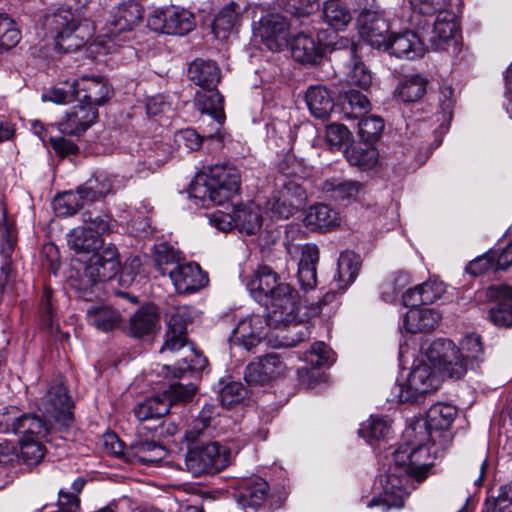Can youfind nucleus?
I'll return each instance as SVG.
<instances>
[{
    "mask_svg": "<svg viewBox=\"0 0 512 512\" xmlns=\"http://www.w3.org/2000/svg\"><path fill=\"white\" fill-rule=\"evenodd\" d=\"M20 459L28 466H36L43 459L46 449L40 440L34 438L20 439Z\"/></svg>",
    "mask_w": 512,
    "mask_h": 512,
    "instance_id": "6e6d98bb",
    "label": "nucleus"
},
{
    "mask_svg": "<svg viewBox=\"0 0 512 512\" xmlns=\"http://www.w3.org/2000/svg\"><path fill=\"white\" fill-rule=\"evenodd\" d=\"M188 77L203 90H212L219 83L221 74L214 61L196 59L188 68Z\"/></svg>",
    "mask_w": 512,
    "mask_h": 512,
    "instance_id": "7c9ffc66",
    "label": "nucleus"
},
{
    "mask_svg": "<svg viewBox=\"0 0 512 512\" xmlns=\"http://www.w3.org/2000/svg\"><path fill=\"white\" fill-rule=\"evenodd\" d=\"M304 225L311 231H330L340 225L338 213L326 204L309 207L304 217Z\"/></svg>",
    "mask_w": 512,
    "mask_h": 512,
    "instance_id": "c756f323",
    "label": "nucleus"
},
{
    "mask_svg": "<svg viewBox=\"0 0 512 512\" xmlns=\"http://www.w3.org/2000/svg\"><path fill=\"white\" fill-rule=\"evenodd\" d=\"M240 186V172L231 166L215 165L204 184L191 186L190 195L198 198L205 205L206 201L221 205L238 193Z\"/></svg>",
    "mask_w": 512,
    "mask_h": 512,
    "instance_id": "20e7f679",
    "label": "nucleus"
},
{
    "mask_svg": "<svg viewBox=\"0 0 512 512\" xmlns=\"http://www.w3.org/2000/svg\"><path fill=\"white\" fill-rule=\"evenodd\" d=\"M192 319L193 310L189 306L171 307L166 313L168 329L160 353L182 355L174 367L163 366L166 377L182 378L187 373L203 370L207 365V359L188 344L186 327Z\"/></svg>",
    "mask_w": 512,
    "mask_h": 512,
    "instance_id": "7ed1b4c3",
    "label": "nucleus"
},
{
    "mask_svg": "<svg viewBox=\"0 0 512 512\" xmlns=\"http://www.w3.org/2000/svg\"><path fill=\"white\" fill-rule=\"evenodd\" d=\"M456 348L476 371L485 361L484 344L482 337L477 333L465 334L456 344Z\"/></svg>",
    "mask_w": 512,
    "mask_h": 512,
    "instance_id": "a19ab883",
    "label": "nucleus"
},
{
    "mask_svg": "<svg viewBox=\"0 0 512 512\" xmlns=\"http://www.w3.org/2000/svg\"><path fill=\"white\" fill-rule=\"evenodd\" d=\"M20 39L21 34L15 22L6 14H0V50H9L15 47Z\"/></svg>",
    "mask_w": 512,
    "mask_h": 512,
    "instance_id": "13d9d810",
    "label": "nucleus"
},
{
    "mask_svg": "<svg viewBox=\"0 0 512 512\" xmlns=\"http://www.w3.org/2000/svg\"><path fill=\"white\" fill-rule=\"evenodd\" d=\"M127 461L154 464L167 455L166 449L155 441L135 440L127 448Z\"/></svg>",
    "mask_w": 512,
    "mask_h": 512,
    "instance_id": "2f4dec72",
    "label": "nucleus"
},
{
    "mask_svg": "<svg viewBox=\"0 0 512 512\" xmlns=\"http://www.w3.org/2000/svg\"><path fill=\"white\" fill-rule=\"evenodd\" d=\"M78 188L85 203L88 204L98 201L108 195L112 189V182L108 176L100 174L88 179Z\"/></svg>",
    "mask_w": 512,
    "mask_h": 512,
    "instance_id": "49530a36",
    "label": "nucleus"
},
{
    "mask_svg": "<svg viewBox=\"0 0 512 512\" xmlns=\"http://www.w3.org/2000/svg\"><path fill=\"white\" fill-rule=\"evenodd\" d=\"M426 362L428 361L422 351L421 360L408 375L406 387L398 385L394 388L393 393L397 401H414L418 396L437 389L438 378Z\"/></svg>",
    "mask_w": 512,
    "mask_h": 512,
    "instance_id": "1a4fd4ad",
    "label": "nucleus"
},
{
    "mask_svg": "<svg viewBox=\"0 0 512 512\" xmlns=\"http://www.w3.org/2000/svg\"><path fill=\"white\" fill-rule=\"evenodd\" d=\"M441 315L433 308L411 307L403 318V326L409 333L429 332L440 323Z\"/></svg>",
    "mask_w": 512,
    "mask_h": 512,
    "instance_id": "a878e982",
    "label": "nucleus"
},
{
    "mask_svg": "<svg viewBox=\"0 0 512 512\" xmlns=\"http://www.w3.org/2000/svg\"><path fill=\"white\" fill-rule=\"evenodd\" d=\"M98 117L96 108L81 103L73 106L58 122V129L66 135H80L90 128Z\"/></svg>",
    "mask_w": 512,
    "mask_h": 512,
    "instance_id": "412c9836",
    "label": "nucleus"
},
{
    "mask_svg": "<svg viewBox=\"0 0 512 512\" xmlns=\"http://www.w3.org/2000/svg\"><path fill=\"white\" fill-rule=\"evenodd\" d=\"M384 434V421L381 416H371L367 424H362L359 429V435L363 437L368 444L374 446V442L382 440Z\"/></svg>",
    "mask_w": 512,
    "mask_h": 512,
    "instance_id": "338daca9",
    "label": "nucleus"
},
{
    "mask_svg": "<svg viewBox=\"0 0 512 512\" xmlns=\"http://www.w3.org/2000/svg\"><path fill=\"white\" fill-rule=\"evenodd\" d=\"M160 328L157 308L152 305L139 308L129 319L128 334L142 338L154 334Z\"/></svg>",
    "mask_w": 512,
    "mask_h": 512,
    "instance_id": "393cba45",
    "label": "nucleus"
},
{
    "mask_svg": "<svg viewBox=\"0 0 512 512\" xmlns=\"http://www.w3.org/2000/svg\"><path fill=\"white\" fill-rule=\"evenodd\" d=\"M344 154L350 165L362 171L373 169L379 162V151L370 142L353 144Z\"/></svg>",
    "mask_w": 512,
    "mask_h": 512,
    "instance_id": "72a5a7b5",
    "label": "nucleus"
},
{
    "mask_svg": "<svg viewBox=\"0 0 512 512\" xmlns=\"http://www.w3.org/2000/svg\"><path fill=\"white\" fill-rule=\"evenodd\" d=\"M264 304L268 307L267 323L279 329L296 324L298 311V293L288 283L280 286V290Z\"/></svg>",
    "mask_w": 512,
    "mask_h": 512,
    "instance_id": "6e6552de",
    "label": "nucleus"
},
{
    "mask_svg": "<svg viewBox=\"0 0 512 512\" xmlns=\"http://www.w3.org/2000/svg\"><path fill=\"white\" fill-rule=\"evenodd\" d=\"M322 19L332 29L343 31L352 22L353 15L345 4L326 1L322 8Z\"/></svg>",
    "mask_w": 512,
    "mask_h": 512,
    "instance_id": "79ce46f5",
    "label": "nucleus"
},
{
    "mask_svg": "<svg viewBox=\"0 0 512 512\" xmlns=\"http://www.w3.org/2000/svg\"><path fill=\"white\" fill-rule=\"evenodd\" d=\"M457 25L455 14L449 9L437 14L433 23L430 43L434 50H445L451 42H454Z\"/></svg>",
    "mask_w": 512,
    "mask_h": 512,
    "instance_id": "c85d7f7f",
    "label": "nucleus"
},
{
    "mask_svg": "<svg viewBox=\"0 0 512 512\" xmlns=\"http://www.w3.org/2000/svg\"><path fill=\"white\" fill-rule=\"evenodd\" d=\"M239 23V15L236 11V4L230 3L223 7L212 24V30L216 38L225 40L232 33Z\"/></svg>",
    "mask_w": 512,
    "mask_h": 512,
    "instance_id": "a18cd8bd",
    "label": "nucleus"
},
{
    "mask_svg": "<svg viewBox=\"0 0 512 512\" xmlns=\"http://www.w3.org/2000/svg\"><path fill=\"white\" fill-rule=\"evenodd\" d=\"M428 80L420 74H414L401 81L394 91V97L402 102H416L426 93Z\"/></svg>",
    "mask_w": 512,
    "mask_h": 512,
    "instance_id": "37998d69",
    "label": "nucleus"
},
{
    "mask_svg": "<svg viewBox=\"0 0 512 512\" xmlns=\"http://www.w3.org/2000/svg\"><path fill=\"white\" fill-rule=\"evenodd\" d=\"M147 23L154 31L178 35L190 32L195 26L191 12L173 6L155 10L149 15Z\"/></svg>",
    "mask_w": 512,
    "mask_h": 512,
    "instance_id": "9d476101",
    "label": "nucleus"
},
{
    "mask_svg": "<svg viewBox=\"0 0 512 512\" xmlns=\"http://www.w3.org/2000/svg\"><path fill=\"white\" fill-rule=\"evenodd\" d=\"M457 415L455 406L436 403L430 406L425 416L415 417L404 430L405 442L395 450L397 463H408V469H425L433 465L432 447L435 435L448 429Z\"/></svg>",
    "mask_w": 512,
    "mask_h": 512,
    "instance_id": "f03ea898",
    "label": "nucleus"
},
{
    "mask_svg": "<svg viewBox=\"0 0 512 512\" xmlns=\"http://www.w3.org/2000/svg\"><path fill=\"white\" fill-rule=\"evenodd\" d=\"M362 7L357 17V26L361 38L374 48H380L384 44L382 31L383 19L375 0H358Z\"/></svg>",
    "mask_w": 512,
    "mask_h": 512,
    "instance_id": "f8f14e48",
    "label": "nucleus"
},
{
    "mask_svg": "<svg viewBox=\"0 0 512 512\" xmlns=\"http://www.w3.org/2000/svg\"><path fill=\"white\" fill-rule=\"evenodd\" d=\"M235 228L247 235L256 234L262 227V215L259 205L250 202L234 207Z\"/></svg>",
    "mask_w": 512,
    "mask_h": 512,
    "instance_id": "58836bf2",
    "label": "nucleus"
},
{
    "mask_svg": "<svg viewBox=\"0 0 512 512\" xmlns=\"http://www.w3.org/2000/svg\"><path fill=\"white\" fill-rule=\"evenodd\" d=\"M277 2L279 7L297 17L308 16L318 8L317 0H277Z\"/></svg>",
    "mask_w": 512,
    "mask_h": 512,
    "instance_id": "0e129e2a",
    "label": "nucleus"
},
{
    "mask_svg": "<svg viewBox=\"0 0 512 512\" xmlns=\"http://www.w3.org/2000/svg\"><path fill=\"white\" fill-rule=\"evenodd\" d=\"M358 133L364 142L374 144L381 139L384 130V121L380 116H364L358 122Z\"/></svg>",
    "mask_w": 512,
    "mask_h": 512,
    "instance_id": "864d4df0",
    "label": "nucleus"
},
{
    "mask_svg": "<svg viewBox=\"0 0 512 512\" xmlns=\"http://www.w3.org/2000/svg\"><path fill=\"white\" fill-rule=\"evenodd\" d=\"M340 105L343 117L348 120H360L371 108L368 98L352 89L342 94Z\"/></svg>",
    "mask_w": 512,
    "mask_h": 512,
    "instance_id": "ea45409f",
    "label": "nucleus"
},
{
    "mask_svg": "<svg viewBox=\"0 0 512 512\" xmlns=\"http://www.w3.org/2000/svg\"><path fill=\"white\" fill-rule=\"evenodd\" d=\"M73 402L64 383L57 381L50 386L39 404V411L67 425L72 420Z\"/></svg>",
    "mask_w": 512,
    "mask_h": 512,
    "instance_id": "9b49d317",
    "label": "nucleus"
},
{
    "mask_svg": "<svg viewBox=\"0 0 512 512\" xmlns=\"http://www.w3.org/2000/svg\"><path fill=\"white\" fill-rule=\"evenodd\" d=\"M486 298L498 301L488 312L489 320L499 328L512 327V286L506 284L491 285L486 290Z\"/></svg>",
    "mask_w": 512,
    "mask_h": 512,
    "instance_id": "a211bd4d",
    "label": "nucleus"
},
{
    "mask_svg": "<svg viewBox=\"0 0 512 512\" xmlns=\"http://www.w3.org/2000/svg\"><path fill=\"white\" fill-rule=\"evenodd\" d=\"M291 54L294 60L302 64H317L323 56V45L312 36L300 32L292 40Z\"/></svg>",
    "mask_w": 512,
    "mask_h": 512,
    "instance_id": "cd10ccee",
    "label": "nucleus"
},
{
    "mask_svg": "<svg viewBox=\"0 0 512 512\" xmlns=\"http://www.w3.org/2000/svg\"><path fill=\"white\" fill-rule=\"evenodd\" d=\"M386 51L397 58L407 60L421 58L425 53L421 40L412 31L390 35L386 39Z\"/></svg>",
    "mask_w": 512,
    "mask_h": 512,
    "instance_id": "5701e85b",
    "label": "nucleus"
},
{
    "mask_svg": "<svg viewBox=\"0 0 512 512\" xmlns=\"http://www.w3.org/2000/svg\"><path fill=\"white\" fill-rule=\"evenodd\" d=\"M305 100L311 114L316 118L327 119L333 111V98L323 86H310L306 91Z\"/></svg>",
    "mask_w": 512,
    "mask_h": 512,
    "instance_id": "4c0bfd02",
    "label": "nucleus"
},
{
    "mask_svg": "<svg viewBox=\"0 0 512 512\" xmlns=\"http://www.w3.org/2000/svg\"><path fill=\"white\" fill-rule=\"evenodd\" d=\"M427 361L436 368L443 377L461 380L469 372L476 370L466 361L450 339L439 338L421 347Z\"/></svg>",
    "mask_w": 512,
    "mask_h": 512,
    "instance_id": "39448f33",
    "label": "nucleus"
},
{
    "mask_svg": "<svg viewBox=\"0 0 512 512\" xmlns=\"http://www.w3.org/2000/svg\"><path fill=\"white\" fill-rule=\"evenodd\" d=\"M83 223L84 226L76 227L67 234V245L81 264L70 275V285L84 300L92 301L100 296L102 283L118 274L120 261L117 248L113 244L103 247L100 238V235L111 231L110 217L85 212Z\"/></svg>",
    "mask_w": 512,
    "mask_h": 512,
    "instance_id": "f257e3e1",
    "label": "nucleus"
},
{
    "mask_svg": "<svg viewBox=\"0 0 512 512\" xmlns=\"http://www.w3.org/2000/svg\"><path fill=\"white\" fill-rule=\"evenodd\" d=\"M77 99L86 105L96 108L107 102L112 94L113 89L108 80L99 75L82 76L74 81Z\"/></svg>",
    "mask_w": 512,
    "mask_h": 512,
    "instance_id": "f3484780",
    "label": "nucleus"
},
{
    "mask_svg": "<svg viewBox=\"0 0 512 512\" xmlns=\"http://www.w3.org/2000/svg\"><path fill=\"white\" fill-rule=\"evenodd\" d=\"M287 366L276 353L267 354L249 363L244 379L250 385H263L284 375Z\"/></svg>",
    "mask_w": 512,
    "mask_h": 512,
    "instance_id": "ddd939ff",
    "label": "nucleus"
},
{
    "mask_svg": "<svg viewBox=\"0 0 512 512\" xmlns=\"http://www.w3.org/2000/svg\"><path fill=\"white\" fill-rule=\"evenodd\" d=\"M169 412V403L163 398L162 394L150 397L139 403L134 408L136 418L143 422L151 419H159Z\"/></svg>",
    "mask_w": 512,
    "mask_h": 512,
    "instance_id": "09e8293b",
    "label": "nucleus"
},
{
    "mask_svg": "<svg viewBox=\"0 0 512 512\" xmlns=\"http://www.w3.org/2000/svg\"><path fill=\"white\" fill-rule=\"evenodd\" d=\"M87 40L88 37L83 35L82 29L76 25L74 28L65 32L58 39H56V46L59 51L68 53L83 47Z\"/></svg>",
    "mask_w": 512,
    "mask_h": 512,
    "instance_id": "bf43d9fd",
    "label": "nucleus"
},
{
    "mask_svg": "<svg viewBox=\"0 0 512 512\" xmlns=\"http://www.w3.org/2000/svg\"><path fill=\"white\" fill-rule=\"evenodd\" d=\"M87 322L98 330L107 332L119 326L122 314L108 304H91L86 310Z\"/></svg>",
    "mask_w": 512,
    "mask_h": 512,
    "instance_id": "473e14b6",
    "label": "nucleus"
},
{
    "mask_svg": "<svg viewBox=\"0 0 512 512\" xmlns=\"http://www.w3.org/2000/svg\"><path fill=\"white\" fill-rule=\"evenodd\" d=\"M196 391L197 387L194 384L183 385L181 383H174L163 391L162 396L166 403H169L170 410L174 405L186 404L192 401Z\"/></svg>",
    "mask_w": 512,
    "mask_h": 512,
    "instance_id": "5fc2aeb1",
    "label": "nucleus"
},
{
    "mask_svg": "<svg viewBox=\"0 0 512 512\" xmlns=\"http://www.w3.org/2000/svg\"><path fill=\"white\" fill-rule=\"evenodd\" d=\"M215 135L213 131L206 136H201L196 130L188 128L176 133L175 142L179 148L196 151L201 147L204 138H213Z\"/></svg>",
    "mask_w": 512,
    "mask_h": 512,
    "instance_id": "680f3d73",
    "label": "nucleus"
},
{
    "mask_svg": "<svg viewBox=\"0 0 512 512\" xmlns=\"http://www.w3.org/2000/svg\"><path fill=\"white\" fill-rule=\"evenodd\" d=\"M194 101L197 109L202 114H207L215 120V127L213 130L215 134H218L225 121L223 96L215 89L202 90L196 93Z\"/></svg>",
    "mask_w": 512,
    "mask_h": 512,
    "instance_id": "bb28decb",
    "label": "nucleus"
},
{
    "mask_svg": "<svg viewBox=\"0 0 512 512\" xmlns=\"http://www.w3.org/2000/svg\"><path fill=\"white\" fill-rule=\"evenodd\" d=\"M413 11L424 16H433L448 11L450 0H409Z\"/></svg>",
    "mask_w": 512,
    "mask_h": 512,
    "instance_id": "69168bd1",
    "label": "nucleus"
},
{
    "mask_svg": "<svg viewBox=\"0 0 512 512\" xmlns=\"http://www.w3.org/2000/svg\"><path fill=\"white\" fill-rule=\"evenodd\" d=\"M219 399L223 406L231 407L240 403L246 396L247 391L240 382L231 381L220 384Z\"/></svg>",
    "mask_w": 512,
    "mask_h": 512,
    "instance_id": "052dcab7",
    "label": "nucleus"
},
{
    "mask_svg": "<svg viewBox=\"0 0 512 512\" xmlns=\"http://www.w3.org/2000/svg\"><path fill=\"white\" fill-rule=\"evenodd\" d=\"M322 190L336 201H351L357 200L364 191V184L356 180L331 178L323 182Z\"/></svg>",
    "mask_w": 512,
    "mask_h": 512,
    "instance_id": "c9c22d12",
    "label": "nucleus"
},
{
    "mask_svg": "<svg viewBox=\"0 0 512 512\" xmlns=\"http://www.w3.org/2000/svg\"><path fill=\"white\" fill-rule=\"evenodd\" d=\"M153 261L158 271L165 275L169 274V271L175 268L177 265H181L182 254L168 243H160L154 246L153 249Z\"/></svg>",
    "mask_w": 512,
    "mask_h": 512,
    "instance_id": "de8ad7c7",
    "label": "nucleus"
},
{
    "mask_svg": "<svg viewBox=\"0 0 512 512\" xmlns=\"http://www.w3.org/2000/svg\"><path fill=\"white\" fill-rule=\"evenodd\" d=\"M267 326H269L267 318L263 316L250 315L243 318L233 329L230 342L232 345L243 346L247 351H251L266 337Z\"/></svg>",
    "mask_w": 512,
    "mask_h": 512,
    "instance_id": "dca6fc26",
    "label": "nucleus"
},
{
    "mask_svg": "<svg viewBox=\"0 0 512 512\" xmlns=\"http://www.w3.org/2000/svg\"><path fill=\"white\" fill-rule=\"evenodd\" d=\"M446 291L445 284L438 279L428 281L408 289L402 296L403 304L406 307H417L420 305L432 304L439 300Z\"/></svg>",
    "mask_w": 512,
    "mask_h": 512,
    "instance_id": "b1692460",
    "label": "nucleus"
},
{
    "mask_svg": "<svg viewBox=\"0 0 512 512\" xmlns=\"http://www.w3.org/2000/svg\"><path fill=\"white\" fill-rule=\"evenodd\" d=\"M86 205L79 188L76 191L64 192L53 201V207L59 216H71Z\"/></svg>",
    "mask_w": 512,
    "mask_h": 512,
    "instance_id": "3c124183",
    "label": "nucleus"
},
{
    "mask_svg": "<svg viewBox=\"0 0 512 512\" xmlns=\"http://www.w3.org/2000/svg\"><path fill=\"white\" fill-rule=\"evenodd\" d=\"M326 143L331 149H340L351 140V133L343 124L332 123L326 127Z\"/></svg>",
    "mask_w": 512,
    "mask_h": 512,
    "instance_id": "e2e57ef3",
    "label": "nucleus"
},
{
    "mask_svg": "<svg viewBox=\"0 0 512 512\" xmlns=\"http://www.w3.org/2000/svg\"><path fill=\"white\" fill-rule=\"evenodd\" d=\"M361 267L360 256L351 251L342 253L338 259V277L339 281L345 282V285L351 284L358 275Z\"/></svg>",
    "mask_w": 512,
    "mask_h": 512,
    "instance_id": "603ef678",
    "label": "nucleus"
},
{
    "mask_svg": "<svg viewBox=\"0 0 512 512\" xmlns=\"http://www.w3.org/2000/svg\"><path fill=\"white\" fill-rule=\"evenodd\" d=\"M255 36L260 37L269 50L279 51L288 43V22L280 14H267L260 19Z\"/></svg>",
    "mask_w": 512,
    "mask_h": 512,
    "instance_id": "4468645a",
    "label": "nucleus"
},
{
    "mask_svg": "<svg viewBox=\"0 0 512 512\" xmlns=\"http://www.w3.org/2000/svg\"><path fill=\"white\" fill-rule=\"evenodd\" d=\"M266 210L270 213L271 217L277 219H288L298 209H296L291 203L285 201L276 192H274L271 199L266 202Z\"/></svg>",
    "mask_w": 512,
    "mask_h": 512,
    "instance_id": "774afa93",
    "label": "nucleus"
},
{
    "mask_svg": "<svg viewBox=\"0 0 512 512\" xmlns=\"http://www.w3.org/2000/svg\"><path fill=\"white\" fill-rule=\"evenodd\" d=\"M171 154L172 149L169 144L155 143L145 152L144 169L155 171L169 160Z\"/></svg>",
    "mask_w": 512,
    "mask_h": 512,
    "instance_id": "4d7b16f0",
    "label": "nucleus"
},
{
    "mask_svg": "<svg viewBox=\"0 0 512 512\" xmlns=\"http://www.w3.org/2000/svg\"><path fill=\"white\" fill-rule=\"evenodd\" d=\"M48 418L45 414L44 418L36 415H22L18 434H22V438L45 439L51 429V422Z\"/></svg>",
    "mask_w": 512,
    "mask_h": 512,
    "instance_id": "8fccbe9b",
    "label": "nucleus"
},
{
    "mask_svg": "<svg viewBox=\"0 0 512 512\" xmlns=\"http://www.w3.org/2000/svg\"><path fill=\"white\" fill-rule=\"evenodd\" d=\"M175 289L181 293H192L200 290L208 283L207 274L196 263L177 265L169 271Z\"/></svg>",
    "mask_w": 512,
    "mask_h": 512,
    "instance_id": "6ab92c4d",
    "label": "nucleus"
},
{
    "mask_svg": "<svg viewBox=\"0 0 512 512\" xmlns=\"http://www.w3.org/2000/svg\"><path fill=\"white\" fill-rule=\"evenodd\" d=\"M143 19L142 7L136 2H127L115 7L105 25V36L113 40L119 34L132 31Z\"/></svg>",
    "mask_w": 512,
    "mask_h": 512,
    "instance_id": "2eb2a0df",
    "label": "nucleus"
},
{
    "mask_svg": "<svg viewBox=\"0 0 512 512\" xmlns=\"http://www.w3.org/2000/svg\"><path fill=\"white\" fill-rule=\"evenodd\" d=\"M286 284L271 267L263 265L254 271L247 286L251 296L264 303L280 290V286Z\"/></svg>",
    "mask_w": 512,
    "mask_h": 512,
    "instance_id": "aec40b11",
    "label": "nucleus"
},
{
    "mask_svg": "<svg viewBox=\"0 0 512 512\" xmlns=\"http://www.w3.org/2000/svg\"><path fill=\"white\" fill-rule=\"evenodd\" d=\"M268 489L269 485L263 478L253 476L239 481L234 497L243 508L257 509L265 502Z\"/></svg>",
    "mask_w": 512,
    "mask_h": 512,
    "instance_id": "4be33fe9",
    "label": "nucleus"
},
{
    "mask_svg": "<svg viewBox=\"0 0 512 512\" xmlns=\"http://www.w3.org/2000/svg\"><path fill=\"white\" fill-rule=\"evenodd\" d=\"M275 187L274 192L296 209L299 210L306 203V192L298 178H291L289 175L281 173L275 179Z\"/></svg>",
    "mask_w": 512,
    "mask_h": 512,
    "instance_id": "e433bc0d",
    "label": "nucleus"
},
{
    "mask_svg": "<svg viewBox=\"0 0 512 512\" xmlns=\"http://www.w3.org/2000/svg\"><path fill=\"white\" fill-rule=\"evenodd\" d=\"M395 466V473L387 476L386 479V509H401L404 507L405 501L410 494L411 479L414 478L418 482H422L428 475L431 466L425 469H408V463H397L395 460V452L392 455Z\"/></svg>",
    "mask_w": 512,
    "mask_h": 512,
    "instance_id": "423d86ee",
    "label": "nucleus"
},
{
    "mask_svg": "<svg viewBox=\"0 0 512 512\" xmlns=\"http://www.w3.org/2000/svg\"><path fill=\"white\" fill-rule=\"evenodd\" d=\"M187 470L193 476L217 473L229 464V452L216 442L195 445L185 458Z\"/></svg>",
    "mask_w": 512,
    "mask_h": 512,
    "instance_id": "0eeeda50",
    "label": "nucleus"
},
{
    "mask_svg": "<svg viewBox=\"0 0 512 512\" xmlns=\"http://www.w3.org/2000/svg\"><path fill=\"white\" fill-rule=\"evenodd\" d=\"M319 261V249L314 244L302 248L298 268V279L303 289H312L317 283L316 265Z\"/></svg>",
    "mask_w": 512,
    "mask_h": 512,
    "instance_id": "f704fd0d",
    "label": "nucleus"
},
{
    "mask_svg": "<svg viewBox=\"0 0 512 512\" xmlns=\"http://www.w3.org/2000/svg\"><path fill=\"white\" fill-rule=\"evenodd\" d=\"M76 25V20L70 9H59L53 14L46 15L43 20L44 28L55 40Z\"/></svg>",
    "mask_w": 512,
    "mask_h": 512,
    "instance_id": "c03bdc74",
    "label": "nucleus"
}]
</instances>
